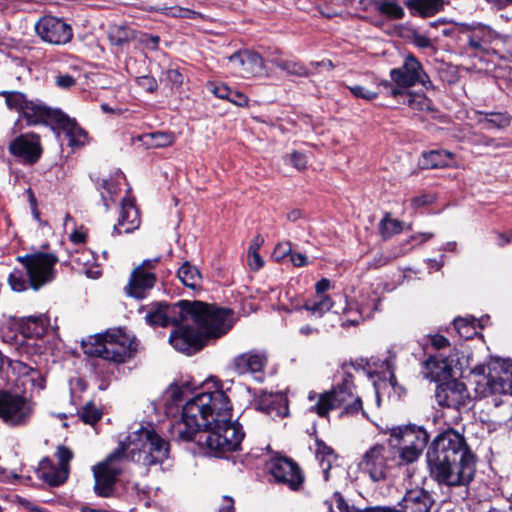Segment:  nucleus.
Masks as SVG:
<instances>
[{
	"instance_id": "obj_62",
	"label": "nucleus",
	"mask_w": 512,
	"mask_h": 512,
	"mask_svg": "<svg viewBox=\"0 0 512 512\" xmlns=\"http://www.w3.org/2000/svg\"><path fill=\"white\" fill-rule=\"evenodd\" d=\"M290 259L291 262L297 267L305 266L308 264L306 256L301 253L290 254Z\"/></svg>"
},
{
	"instance_id": "obj_10",
	"label": "nucleus",
	"mask_w": 512,
	"mask_h": 512,
	"mask_svg": "<svg viewBox=\"0 0 512 512\" xmlns=\"http://www.w3.org/2000/svg\"><path fill=\"white\" fill-rule=\"evenodd\" d=\"M396 463V452L389 444L375 443L363 453L358 467L370 480L380 482L388 477L391 467Z\"/></svg>"
},
{
	"instance_id": "obj_1",
	"label": "nucleus",
	"mask_w": 512,
	"mask_h": 512,
	"mask_svg": "<svg viewBox=\"0 0 512 512\" xmlns=\"http://www.w3.org/2000/svg\"><path fill=\"white\" fill-rule=\"evenodd\" d=\"M231 415L230 400L223 390L204 391L185 403L171 432L179 440H196L209 454L220 456L237 450L244 437Z\"/></svg>"
},
{
	"instance_id": "obj_49",
	"label": "nucleus",
	"mask_w": 512,
	"mask_h": 512,
	"mask_svg": "<svg viewBox=\"0 0 512 512\" xmlns=\"http://www.w3.org/2000/svg\"><path fill=\"white\" fill-rule=\"evenodd\" d=\"M291 254V245L289 242H284V243H279L273 253H272V257L276 260V261H281L283 260L286 256L290 255Z\"/></svg>"
},
{
	"instance_id": "obj_24",
	"label": "nucleus",
	"mask_w": 512,
	"mask_h": 512,
	"mask_svg": "<svg viewBox=\"0 0 512 512\" xmlns=\"http://www.w3.org/2000/svg\"><path fill=\"white\" fill-rule=\"evenodd\" d=\"M456 362L457 359L452 355L446 358L440 356L430 357L425 362V369L427 370L425 376L432 381L445 380L452 375Z\"/></svg>"
},
{
	"instance_id": "obj_4",
	"label": "nucleus",
	"mask_w": 512,
	"mask_h": 512,
	"mask_svg": "<svg viewBox=\"0 0 512 512\" xmlns=\"http://www.w3.org/2000/svg\"><path fill=\"white\" fill-rule=\"evenodd\" d=\"M431 477L447 487L467 486L474 479L476 458L464 436L454 429L440 433L427 452Z\"/></svg>"
},
{
	"instance_id": "obj_7",
	"label": "nucleus",
	"mask_w": 512,
	"mask_h": 512,
	"mask_svg": "<svg viewBox=\"0 0 512 512\" xmlns=\"http://www.w3.org/2000/svg\"><path fill=\"white\" fill-rule=\"evenodd\" d=\"M83 350L89 356L114 362H124L135 350L133 340L121 330L108 331L83 342Z\"/></svg>"
},
{
	"instance_id": "obj_14",
	"label": "nucleus",
	"mask_w": 512,
	"mask_h": 512,
	"mask_svg": "<svg viewBox=\"0 0 512 512\" xmlns=\"http://www.w3.org/2000/svg\"><path fill=\"white\" fill-rule=\"evenodd\" d=\"M37 35L49 44L64 45L73 37L72 27L62 19L53 16H44L35 24Z\"/></svg>"
},
{
	"instance_id": "obj_36",
	"label": "nucleus",
	"mask_w": 512,
	"mask_h": 512,
	"mask_svg": "<svg viewBox=\"0 0 512 512\" xmlns=\"http://www.w3.org/2000/svg\"><path fill=\"white\" fill-rule=\"evenodd\" d=\"M144 141L147 145L161 148L172 145L174 142V136L167 132H154L146 134L144 136Z\"/></svg>"
},
{
	"instance_id": "obj_41",
	"label": "nucleus",
	"mask_w": 512,
	"mask_h": 512,
	"mask_svg": "<svg viewBox=\"0 0 512 512\" xmlns=\"http://www.w3.org/2000/svg\"><path fill=\"white\" fill-rule=\"evenodd\" d=\"M403 223L386 215L380 222V231L384 237H391L402 231Z\"/></svg>"
},
{
	"instance_id": "obj_47",
	"label": "nucleus",
	"mask_w": 512,
	"mask_h": 512,
	"mask_svg": "<svg viewBox=\"0 0 512 512\" xmlns=\"http://www.w3.org/2000/svg\"><path fill=\"white\" fill-rule=\"evenodd\" d=\"M422 344L424 346L431 345V347L437 350H441L450 346L448 339L439 334L425 336L422 340Z\"/></svg>"
},
{
	"instance_id": "obj_26",
	"label": "nucleus",
	"mask_w": 512,
	"mask_h": 512,
	"mask_svg": "<svg viewBox=\"0 0 512 512\" xmlns=\"http://www.w3.org/2000/svg\"><path fill=\"white\" fill-rule=\"evenodd\" d=\"M9 368L22 379V385L25 388L27 385H30L32 388H44V378L38 370L29 367L21 361H9Z\"/></svg>"
},
{
	"instance_id": "obj_11",
	"label": "nucleus",
	"mask_w": 512,
	"mask_h": 512,
	"mask_svg": "<svg viewBox=\"0 0 512 512\" xmlns=\"http://www.w3.org/2000/svg\"><path fill=\"white\" fill-rule=\"evenodd\" d=\"M26 268L29 285L38 290L51 282L55 277V265L58 262L56 255L45 252H35L17 257Z\"/></svg>"
},
{
	"instance_id": "obj_52",
	"label": "nucleus",
	"mask_w": 512,
	"mask_h": 512,
	"mask_svg": "<svg viewBox=\"0 0 512 512\" xmlns=\"http://www.w3.org/2000/svg\"><path fill=\"white\" fill-rule=\"evenodd\" d=\"M291 164L298 170H303L307 165V158L304 154L299 152H293L290 157Z\"/></svg>"
},
{
	"instance_id": "obj_15",
	"label": "nucleus",
	"mask_w": 512,
	"mask_h": 512,
	"mask_svg": "<svg viewBox=\"0 0 512 512\" xmlns=\"http://www.w3.org/2000/svg\"><path fill=\"white\" fill-rule=\"evenodd\" d=\"M157 259L144 260L131 272L128 284L125 288L126 293L134 298L143 299L147 292L151 290L156 283V275L152 271Z\"/></svg>"
},
{
	"instance_id": "obj_35",
	"label": "nucleus",
	"mask_w": 512,
	"mask_h": 512,
	"mask_svg": "<svg viewBox=\"0 0 512 512\" xmlns=\"http://www.w3.org/2000/svg\"><path fill=\"white\" fill-rule=\"evenodd\" d=\"M135 37L136 32L125 25H113L109 29V40L116 46L124 45Z\"/></svg>"
},
{
	"instance_id": "obj_16",
	"label": "nucleus",
	"mask_w": 512,
	"mask_h": 512,
	"mask_svg": "<svg viewBox=\"0 0 512 512\" xmlns=\"http://www.w3.org/2000/svg\"><path fill=\"white\" fill-rule=\"evenodd\" d=\"M267 363L268 357L264 351L252 349L235 356L231 365L236 374L254 375L256 380L262 381Z\"/></svg>"
},
{
	"instance_id": "obj_64",
	"label": "nucleus",
	"mask_w": 512,
	"mask_h": 512,
	"mask_svg": "<svg viewBox=\"0 0 512 512\" xmlns=\"http://www.w3.org/2000/svg\"><path fill=\"white\" fill-rule=\"evenodd\" d=\"M318 329L314 326H311L309 324H305L299 328V333L302 336L308 337V336H315L318 334Z\"/></svg>"
},
{
	"instance_id": "obj_27",
	"label": "nucleus",
	"mask_w": 512,
	"mask_h": 512,
	"mask_svg": "<svg viewBox=\"0 0 512 512\" xmlns=\"http://www.w3.org/2000/svg\"><path fill=\"white\" fill-rule=\"evenodd\" d=\"M255 405L257 410L268 414L273 411L280 416L288 414L287 398L281 393H263Z\"/></svg>"
},
{
	"instance_id": "obj_28",
	"label": "nucleus",
	"mask_w": 512,
	"mask_h": 512,
	"mask_svg": "<svg viewBox=\"0 0 512 512\" xmlns=\"http://www.w3.org/2000/svg\"><path fill=\"white\" fill-rule=\"evenodd\" d=\"M494 38L495 33L491 28L480 25L470 31L468 35V44L473 50L484 51Z\"/></svg>"
},
{
	"instance_id": "obj_32",
	"label": "nucleus",
	"mask_w": 512,
	"mask_h": 512,
	"mask_svg": "<svg viewBox=\"0 0 512 512\" xmlns=\"http://www.w3.org/2000/svg\"><path fill=\"white\" fill-rule=\"evenodd\" d=\"M316 445V458L322 468L324 480L328 481L330 477L329 471L336 463L337 456L334 451L324 443L317 441Z\"/></svg>"
},
{
	"instance_id": "obj_33",
	"label": "nucleus",
	"mask_w": 512,
	"mask_h": 512,
	"mask_svg": "<svg viewBox=\"0 0 512 512\" xmlns=\"http://www.w3.org/2000/svg\"><path fill=\"white\" fill-rule=\"evenodd\" d=\"M177 276L183 285L186 287L196 290L200 288L202 277L199 270L192 266L189 262H185L178 269Z\"/></svg>"
},
{
	"instance_id": "obj_42",
	"label": "nucleus",
	"mask_w": 512,
	"mask_h": 512,
	"mask_svg": "<svg viewBox=\"0 0 512 512\" xmlns=\"http://www.w3.org/2000/svg\"><path fill=\"white\" fill-rule=\"evenodd\" d=\"M102 417V412L96 405L92 402H88L82 409L80 413L81 420L89 425H94L98 422Z\"/></svg>"
},
{
	"instance_id": "obj_45",
	"label": "nucleus",
	"mask_w": 512,
	"mask_h": 512,
	"mask_svg": "<svg viewBox=\"0 0 512 512\" xmlns=\"http://www.w3.org/2000/svg\"><path fill=\"white\" fill-rule=\"evenodd\" d=\"M273 63L281 68L282 70L286 71L288 74L302 76L306 74L305 68L292 61H284V60H274Z\"/></svg>"
},
{
	"instance_id": "obj_3",
	"label": "nucleus",
	"mask_w": 512,
	"mask_h": 512,
	"mask_svg": "<svg viewBox=\"0 0 512 512\" xmlns=\"http://www.w3.org/2000/svg\"><path fill=\"white\" fill-rule=\"evenodd\" d=\"M170 445L152 427H140L130 432L105 461L93 467L94 490L101 497L111 496L117 477L123 471V461L150 468L161 465L169 458Z\"/></svg>"
},
{
	"instance_id": "obj_44",
	"label": "nucleus",
	"mask_w": 512,
	"mask_h": 512,
	"mask_svg": "<svg viewBox=\"0 0 512 512\" xmlns=\"http://www.w3.org/2000/svg\"><path fill=\"white\" fill-rule=\"evenodd\" d=\"M408 106L416 111H424L430 109V100L423 94H412L407 95Z\"/></svg>"
},
{
	"instance_id": "obj_25",
	"label": "nucleus",
	"mask_w": 512,
	"mask_h": 512,
	"mask_svg": "<svg viewBox=\"0 0 512 512\" xmlns=\"http://www.w3.org/2000/svg\"><path fill=\"white\" fill-rule=\"evenodd\" d=\"M432 505L429 494L423 489L407 491L400 503V512H429Z\"/></svg>"
},
{
	"instance_id": "obj_54",
	"label": "nucleus",
	"mask_w": 512,
	"mask_h": 512,
	"mask_svg": "<svg viewBox=\"0 0 512 512\" xmlns=\"http://www.w3.org/2000/svg\"><path fill=\"white\" fill-rule=\"evenodd\" d=\"M139 42L142 43L145 47L155 50L159 44V37L148 34H141L139 36Z\"/></svg>"
},
{
	"instance_id": "obj_21",
	"label": "nucleus",
	"mask_w": 512,
	"mask_h": 512,
	"mask_svg": "<svg viewBox=\"0 0 512 512\" xmlns=\"http://www.w3.org/2000/svg\"><path fill=\"white\" fill-rule=\"evenodd\" d=\"M50 325L46 315L29 316L26 318L4 317L2 326L19 331L24 337H42Z\"/></svg>"
},
{
	"instance_id": "obj_23",
	"label": "nucleus",
	"mask_w": 512,
	"mask_h": 512,
	"mask_svg": "<svg viewBox=\"0 0 512 512\" xmlns=\"http://www.w3.org/2000/svg\"><path fill=\"white\" fill-rule=\"evenodd\" d=\"M140 226L137 208L131 200H123L117 223L113 226V235L131 233Z\"/></svg>"
},
{
	"instance_id": "obj_18",
	"label": "nucleus",
	"mask_w": 512,
	"mask_h": 512,
	"mask_svg": "<svg viewBox=\"0 0 512 512\" xmlns=\"http://www.w3.org/2000/svg\"><path fill=\"white\" fill-rule=\"evenodd\" d=\"M228 61L232 71L242 78L261 76L265 71L263 58L252 51H239L231 55Z\"/></svg>"
},
{
	"instance_id": "obj_59",
	"label": "nucleus",
	"mask_w": 512,
	"mask_h": 512,
	"mask_svg": "<svg viewBox=\"0 0 512 512\" xmlns=\"http://www.w3.org/2000/svg\"><path fill=\"white\" fill-rule=\"evenodd\" d=\"M413 43L419 48H430L432 47L431 40L422 34H415L413 36Z\"/></svg>"
},
{
	"instance_id": "obj_34",
	"label": "nucleus",
	"mask_w": 512,
	"mask_h": 512,
	"mask_svg": "<svg viewBox=\"0 0 512 512\" xmlns=\"http://www.w3.org/2000/svg\"><path fill=\"white\" fill-rule=\"evenodd\" d=\"M374 7L377 12L389 19H402L405 15L404 9L397 0H376Z\"/></svg>"
},
{
	"instance_id": "obj_8",
	"label": "nucleus",
	"mask_w": 512,
	"mask_h": 512,
	"mask_svg": "<svg viewBox=\"0 0 512 512\" xmlns=\"http://www.w3.org/2000/svg\"><path fill=\"white\" fill-rule=\"evenodd\" d=\"M30 125L51 122L57 125L70 139L71 144H80L85 138V132L74 119L58 109H51L40 101L28 100L22 113Z\"/></svg>"
},
{
	"instance_id": "obj_63",
	"label": "nucleus",
	"mask_w": 512,
	"mask_h": 512,
	"mask_svg": "<svg viewBox=\"0 0 512 512\" xmlns=\"http://www.w3.org/2000/svg\"><path fill=\"white\" fill-rule=\"evenodd\" d=\"M330 288V281L326 278L321 279L316 283V296L324 295V292Z\"/></svg>"
},
{
	"instance_id": "obj_2",
	"label": "nucleus",
	"mask_w": 512,
	"mask_h": 512,
	"mask_svg": "<svg viewBox=\"0 0 512 512\" xmlns=\"http://www.w3.org/2000/svg\"><path fill=\"white\" fill-rule=\"evenodd\" d=\"M145 319L151 326H176L169 341L176 350L187 355L200 350L205 339L226 334L233 325L229 309L187 300L173 305L152 304Z\"/></svg>"
},
{
	"instance_id": "obj_30",
	"label": "nucleus",
	"mask_w": 512,
	"mask_h": 512,
	"mask_svg": "<svg viewBox=\"0 0 512 512\" xmlns=\"http://www.w3.org/2000/svg\"><path fill=\"white\" fill-rule=\"evenodd\" d=\"M333 307L332 299L327 295L316 296L313 300H307L303 306H295L294 310L304 308L312 316L320 318Z\"/></svg>"
},
{
	"instance_id": "obj_6",
	"label": "nucleus",
	"mask_w": 512,
	"mask_h": 512,
	"mask_svg": "<svg viewBox=\"0 0 512 512\" xmlns=\"http://www.w3.org/2000/svg\"><path fill=\"white\" fill-rule=\"evenodd\" d=\"M383 433L389 435L388 444L398 454L399 465L417 461L429 440L423 427L412 424L390 427Z\"/></svg>"
},
{
	"instance_id": "obj_31",
	"label": "nucleus",
	"mask_w": 512,
	"mask_h": 512,
	"mask_svg": "<svg viewBox=\"0 0 512 512\" xmlns=\"http://www.w3.org/2000/svg\"><path fill=\"white\" fill-rule=\"evenodd\" d=\"M453 154L448 151L432 150L423 153L422 167L425 169L442 168L450 166Z\"/></svg>"
},
{
	"instance_id": "obj_29",
	"label": "nucleus",
	"mask_w": 512,
	"mask_h": 512,
	"mask_svg": "<svg viewBox=\"0 0 512 512\" xmlns=\"http://www.w3.org/2000/svg\"><path fill=\"white\" fill-rule=\"evenodd\" d=\"M443 0H407L406 6L413 14L430 17L443 9Z\"/></svg>"
},
{
	"instance_id": "obj_40",
	"label": "nucleus",
	"mask_w": 512,
	"mask_h": 512,
	"mask_svg": "<svg viewBox=\"0 0 512 512\" xmlns=\"http://www.w3.org/2000/svg\"><path fill=\"white\" fill-rule=\"evenodd\" d=\"M2 95L5 96V101L9 109L16 110L21 114L23 113L24 106H26L28 101L24 94L13 91L3 92Z\"/></svg>"
},
{
	"instance_id": "obj_46",
	"label": "nucleus",
	"mask_w": 512,
	"mask_h": 512,
	"mask_svg": "<svg viewBox=\"0 0 512 512\" xmlns=\"http://www.w3.org/2000/svg\"><path fill=\"white\" fill-rule=\"evenodd\" d=\"M11 289L15 292L25 291L29 285L20 271H14L9 275L8 278Z\"/></svg>"
},
{
	"instance_id": "obj_9",
	"label": "nucleus",
	"mask_w": 512,
	"mask_h": 512,
	"mask_svg": "<svg viewBox=\"0 0 512 512\" xmlns=\"http://www.w3.org/2000/svg\"><path fill=\"white\" fill-rule=\"evenodd\" d=\"M362 408V401L354 393V384L350 379H345L342 384L330 392L318 395L315 404L310 410L320 417H325L330 410L342 409L341 415H353Z\"/></svg>"
},
{
	"instance_id": "obj_13",
	"label": "nucleus",
	"mask_w": 512,
	"mask_h": 512,
	"mask_svg": "<svg viewBox=\"0 0 512 512\" xmlns=\"http://www.w3.org/2000/svg\"><path fill=\"white\" fill-rule=\"evenodd\" d=\"M390 78L396 86L409 88L417 83L428 88L431 85L429 76L424 71L421 63L413 56L407 55L401 67L390 71Z\"/></svg>"
},
{
	"instance_id": "obj_56",
	"label": "nucleus",
	"mask_w": 512,
	"mask_h": 512,
	"mask_svg": "<svg viewBox=\"0 0 512 512\" xmlns=\"http://www.w3.org/2000/svg\"><path fill=\"white\" fill-rule=\"evenodd\" d=\"M248 264L251 269L258 270L264 265V260L258 252H248Z\"/></svg>"
},
{
	"instance_id": "obj_38",
	"label": "nucleus",
	"mask_w": 512,
	"mask_h": 512,
	"mask_svg": "<svg viewBox=\"0 0 512 512\" xmlns=\"http://www.w3.org/2000/svg\"><path fill=\"white\" fill-rule=\"evenodd\" d=\"M476 322L475 318H457L454 320V327L460 336L470 338L476 334Z\"/></svg>"
},
{
	"instance_id": "obj_48",
	"label": "nucleus",
	"mask_w": 512,
	"mask_h": 512,
	"mask_svg": "<svg viewBox=\"0 0 512 512\" xmlns=\"http://www.w3.org/2000/svg\"><path fill=\"white\" fill-rule=\"evenodd\" d=\"M184 398V390L179 386H170L165 392V401L167 405H178Z\"/></svg>"
},
{
	"instance_id": "obj_43",
	"label": "nucleus",
	"mask_w": 512,
	"mask_h": 512,
	"mask_svg": "<svg viewBox=\"0 0 512 512\" xmlns=\"http://www.w3.org/2000/svg\"><path fill=\"white\" fill-rule=\"evenodd\" d=\"M346 87L349 89V91L354 97L359 99L372 101L378 97L377 91L371 90L359 84L346 85Z\"/></svg>"
},
{
	"instance_id": "obj_50",
	"label": "nucleus",
	"mask_w": 512,
	"mask_h": 512,
	"mask_svg": "<svg viewBox=\"0 0 512 512\" xmlns=\"http://www.w3.org/2000/svg\"><path fill=\"white\" fill-rule=\"evenodd\" d=\"M166 80L170 83L172 88H178L183 83V75L176 69H169L166 71Z\"/></svg>"
},
{
	"instance_id": "obj_55",
	"label": "nucleus",
	"mask_w": 512,
	"mask_h": 512,
	"mask_svg": "<svg viewBox=\"0 0 512 512\" xmlns=\"http://www.w3.org/2000/svg\"><path fill=\"white\" fill-rule=\"evenodd\" d=\"M139 85L148 92H153L157 89V82L153 77L143 76L138 80Z\"/></svg>"
},
{
	"instance_id": "obj_20",
	"label": "nucleus",
	"mask_w": 512,
	"mask_h": 512,
	"mask_svg": "<svg viewBox=\"0 0 512 512\" xmlns=\"http://www.w3.org/2000/svg\"><path fill=\"white\" fill-rule=\"evenodd\" d=\"M435 398L440 406L459 409L467 405L469 393L464 383L451 380L437 386Z\"/></svg>"
},
{
	"instance_id": "obj_17",
	"label": "nucleus",
	"mask_w": 512,
	"mask_h": 512,
	"mask_svg": "<svg viewBox=\"0 0 512 512\" xmlns=\"http://www.w3.org/2000/svg\"><path fill=\"white\" fill-rule=\"evenodd\" d=\"M269 471L275 481L297 490L303 483V474L296 463L285 457L273 458L269 463Z\"/></svg>"
},
{
	"instance_id": "obj_60",
	"label": "nucleus",
	"mask_w": 512,
	"mask_h": 512,
	"mask_svg": "<svg viewBox=\"0 0 512 512\" xmlns=\"http://www.w3.org/2000/svg\"><path fill=\"white\" fill-rule=\"evenodd\" d=\"M431 202H433V197L428 196V195H421V196L414 197L411 200V205L415 208H418V207L427 205Z\"/></svg>"
},
{
	"instance_id": "obj_37",
	"label": "nucleus",
	"mask_w": 512,
	"mask_h": 512,
	"mask_svg": "<svg viewBox=\"0 0 512 512\" xmlns=\"http://www.w3.org/2000/svg\"><path fill=\"white\" fill-rule=\"evenodd\" d=\"M156 10L161 12L162 14H164L166 16H170V17L189 18V19H196V18L202 17V15L199 12L190 10L188 8L179 7V6L161 7Z\"/></svg>"
},
{
	"instance_id": "obj_5",
	"label": "nucleus",
	"mask_w": 512,
	"mask_h": 512,
	"mask_svg": "<svg viewBox=\"0 0 512 512\" xmlns=\"http://www.w3.org/2000/svg\"><path fill=\"white\" fill-rule=\"evenodd\" d=\"M474 391L479 397L512 396V361L496 358L473 371Z\"/></svg>"
},
{
	"instance_id": "obj_57",
	"label": "nucleus",
	"mask_w": 512,
	"mask_h": 512,
	"mask_svg": "<svg viewBox=\"0 0 512 512\" xmlns=\"http://www.w3.org/2000/svg\"><path fill=\"white\" fill-rule=\"evenodd\" d=\"M56 84L60 88L68 89L75 85V79L68 74L58 75L56 77Z\"/></svg>"
},
{
	"instance_id": "obj_61",
	"label": "nucleus",
	"mask_w": 512,
	"mask_h": 512,
	"mask_svg": "<svg viewBox=\"0 0 512 512\" xmlns=\"http://www.w3.org/2000/svg\"><path fill=\"white\" fill-rule=\"evenodd\" d=\"M219 512H234V501L228 496H223Z\"/></svg>"
},
{
	"instance_id": "obj_58",
	"label": "nucleus",
	"mask_w": 512,
	"mask_h": 512,
	"mask_svg": "<svg viewBox=\"0 0 512 512\" xmlns=\"http://www.w3.org/2000/svg\"><path fill=\"white\" fill-rule=\"evenodd\" d=\"M228 101L237 106L243 107L247 105L248 98L240 92L231 90L230 99Z\"/></svg>"
},
{
	"instance_id": "obj_39",
	"label": "nucleus",
	"mask_w": 512,
	"mask_h": 512,
	"mask_svg": "<svg viewBox=\"0 0 512 512\" xmlns=\"http://www.w3.org/2000/svg\"><path fill=\"white\" fill-rule=\"evenodd\" d=\"M480 122L483 123L486 128L495 127L498 129H502L510 124V117L502 113H491L481 118Z\"/></svg>"
},
{
	"instance_id": "obj_19",
	"label": "nucleus",
	"mask_w": 512,
	"mask_h": 512,
	"mask_svg": "<svg viewBox=\"0 0 512 512\" xmlns=\"http://www.w3.org/2000/svg\"><path fill=\"white\" fill-rule=\"evenodd\" d=\"M56 454L59 461L58 467H48L50 463L48 459H44L39 467L40 477L51 486H59L67 480L69 462L73 457L72 451L65 446H59Z\"/></svg>"
},
{
	"instance_id": "obj_22",
	"label": "nucleus",
	"mask_w": 512,
	"mask_h": 512,
	"mask_svg": "<svg viewBox=\"0 0 512 512\" xmlns=\"http://www.w3.org/2000/svg\"><path fill=\"white\" fill-rule=\"evenodd\" d=\"M9 152L26 164H34L42 155L40 138L32 133L20 135L9 144Z\"/></svg>"
},
{
	"instance_id": "obj_53",
	"label": "nucleus",
	"mask_w": 512,
	"mask_h": 512,
	"mask_svg": "<svg viewBox=\"0 0 512 512\" xmlns=\"http://www.w3.org/2000/svg\"><path fill=\"white\" fill-rule=\"evenodd\" d=\"M210 91L220 99H230L231 89L226 85H211Z\"/></svg>"
},
{
	"instance_id": "obj_12",
	"label": "nucleus",
	"mask_w": 512,
	"mask_h": 512,
	"mask_svg": "<svg viewBox=\"0 0 512 512\" xmlns=\"http://www.w3.org/2000/svg\"><path fill=\"white\" fill-rule=\"evenodd\" d=\"M32 413L33 405L26 397L10 391H0V419L6 425H26Z\"/></svg>"
},
{
	"instance_id": "obj_51",
	"label": "nucleus",
	"mask_w": 512,
	"mask_h": 512,
	"mask_svg": "<svg viewBox=\"0 0 512 512\" xmlns=\"http://www.w3.org/2000/svg\"><path fill=\"white\" fill-rule=\"evenodd\" d=\"M21 471V467H3L0 464V478L4 480L18 479L19 472Z\"/></svg>"
}]
</instances>
